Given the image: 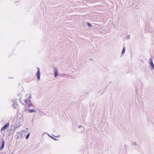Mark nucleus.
Returning <instances> with one entry per match:
<instances>
[{
  "label": "nucleus",
  "mask_w": 154,
  "mask_h": 154,
  "mask_svg": "<svg viewBox=\"0 0 154 154\" xmlns=\"http://www.w3.org/2000/svg\"><path fill=\"white\" fill-rule=\"evenodd\" d=\"M20 125H14L13 124H12L11 125V132H14L15 130L17 128H18L19 127H20Z\"/></svg>",
  "instance_id": "1"
},
{
  "label": "nucleus",
  "mask_w": 154,
  "mask_h": 154,
  "mask_svg": "<svg viewBox=\"0 0 154 154\" xmlns=\"http://www.w3.org/2000/svg\"><path fill=\"white\" fill-rule=\"evenodd\" d=\"M36 76L38 79V81L40 79V69L38 67H37V71L36 73Z\"/></svg>",
  "instance_id": "2"
},
{
  "label": "nucleus",
  "mask_w": 154,
  "mask_h": 154,
  "mask_svg": "<svg viewBox=\"0 0 154 154\" xmlns=\"http://www.w3.org/2000/svg\"><path fill=\"white\" fill-rule=\"evenodd\" d=\"M9 124L8 123H6L5 125L2 128L1 130L2 131H5L9 126Z\"/></svg>",
  "instance_id": "3"
},
{
  "label": "nucleus",
  "mask_w": 154,
  "mask_h": 154,
  "mask_svg": "<svg viewBox=\"0 0 154 154\" xmlns=\"http://www.w3.org/2000/svg\"><path fill=\"white\" fill-rule=\"evenodd\" d=\"M149 61H150V63H149V64H150V66L152 67L151 69H154V65L151 58H150Z\"/></svg>",
  "instance_id": "4"
},
{
  "label": "nucleus",
  "mask_w": 154,
  "mask_h": 154,
  "mask_svg": "<svg viewBox=\"0 0 154 154\" xmlns=\"http://www.w3.org/2000/svg\"><path fill=\"white\" fill-rule=\"evenodd\" d=\"M54 76L55 77H56L58 75V71L57 68L55 67L54 68Z\"/></svg>",
  "instance_id": "5"
},
{
  "label": "nucleus",
  "mask_w": 154,
  "mask_h": 154,
  "mask_svg": "<svg viewBox=\"0 0 154 154\" xmlns=\"http://www.w3.org/2000/svg\"><path fill=\"white\" fill-rule=\"evenodd\" d=\"M5 146V141L3 139H2V146L0 148V150H2L3 148H4Z\"/></svg>",
  "instance_id": "6"
},
{
  "label": "nucleus",
  "mask_w": 154,
  "mask_h": 154,
  "mask_svg": "<svg viewBox=\"0 0 154 154\" xmlns=\"http://www.w3.org/2000/svg\"><path fill=\"white\" fill-rule=\"evenodd\" d=\"M29 112L30 113H32L33 112H36V111L35 110V109H29L28 110Z\"/></svg>",
  "instance_id": "7"
},
{
  "label": "nucleus",
  "mask_w": 154,
  "mask_h": 154,
  "mask_svg": "<svg viewBox=\"0 0 154 154\" xmlns=\"http://www.w3.org/2000/svg\"><path fill=\"white\" fill-rule=\"evenodd\" d=\"M17 105V103L15 102L12 105V106L14 108H16Z\"/></svg>",
  "instance_id": "8"
},
{
  "label": "nucleus",
  "mask_w": 154,
  "mask_h": 154,
  "mask_svg": "<svg viewBox=\"0 0 154 154\" xmlns=\"http://www.w3.org/2000/svg\"><path fill=\"white\" fill-rule=\"evenodd\" d=\"M125 52V47H124L122 50V51L121 52L122 54H124Z\"/></svg>",
  "instance_id": "9"
},
{
  "label": "nucleus",
  "mask_w": 154,
  "mask_h": 154,
  "mask_svg": "<svg viewBox=\"0 0 154 154\" xmlns=\"http://www.w3.org/2000/svg\"><path fill=\"white\" fill-rule=\"evenodd\" d=\"M87 24L88 26L89 27H92V25L91 23H86Z\"/></svg>",
  "instance_id": "10"
},
{
  "label": "nucleus",
  "mask_w": 154,
  "mask_h": 154,
  "mask_svg": "<svg viewBox=\"0 0 154 154\" xmlns=\"http://www.w3.org/2000/svg\"><path fill=\"white\" fill-rule=\"evenodd\" d=\"M30 134L29 133H28V134L26 136V139H27L28 138L29 135H30Z\"/></svg>",
  "instance_id": "11"
},
{
  "label": "nucleus",
  "mask_w": 154,
  "mask_h": 154,
  "mask_svg": "<svg viewBox=\"0 0 154 154\" xmlns=\"http://www.w3.org/2000/svg\"><path fill=\"white\" fill-rule=\"evenodd\" d=\"M131 144H132V145H133V146H134V145H135L136 146H137V144H136V143L134 142H132L131 143Z\"/></svg>",
  "instance_id": "12"
},
{
  "label": "nucleus",
  "mask_w": 154,
  "mask_h": 154,
  "mask_svg": "<svg viewBox=\"0 0 154 154\" xmlns=\"http://www.w3.org/2000/svg\"><path fill=\"white\" fill-rule=\"evenodd\" d=\"M28 106L29 107H30L31 106H32V104L31 103H28L27 104Z\"/></svg>",
  "instance_id": "13"
},
{
  "label": "nucleus",
  "mask_w": 154,
  "mask_h": 154,
  "mask_svg": "<svg viewBox=\"0 0 154 154\" xmlns=\"http://www.w3.org/2000/svg\"><path fill=\"white\" fill-rule=\"evenodd\" d=\"M84 130H85L84 128L83 127H82L81 128V132H82L83 131H84Z\"/></svg>",
  "instance_id": "14"
},
{
  "label": "nucleus",
  "mask_w": 154,
  "mask_h": 154,
  "mask_svg": "<svg viewBox=\"0 0 154 154\" xmlns=\"http://www.w3.org/2000/svg\"><path fill=\"white\" fill-rule=\"evenodd\" d=\"M28 128H26L25 130H23V131L24 132H26L28 131Z\"/></svg>",
  "instance_id": "15"
},
{
  "label": "nucleus",
  "mask_w": 154,
  "mask_h": 154,
  "mask_svg": "<svg viewBox=\"0 0 154 154\" xmlns=\"http://www.w3.org/2000/svg\"><path fill=\"white\" fill-rule=\"evenodd\" d=\"M130 38V35H128L126 37V39H129Z\"/></svg>",
  "instance_id": "16"
},
{
  "label": "nucleus",
  "mask_w": 154,
  "mask_h": 154,
  "mask_svg": "<svg viewBox=\"0 0 154 154\" xmlns=\"http://www.w3.org/2000/svg\"><path fill=\"white\" fill-rule=\"evenodd\" d=\"M24 102L26 104H28V100L27 99H25L24 100Z\"/></svg>",
  "instance_id": "17"
},
{
  "label": "nucleus",
  "mask_w": 154,
  "mask_h": 154,
  "mask_svg": "<svg viewBox=\"0 0 154 154\" xmlns=\"http://www.w3.org/2000/svg\"><path fill=\"white\" fill-rule=\"evenodd\" d=\"M31 98V94H29V95L28 97V99L30 100Z\"/></svg>",
  "instance_id": "18"
},
{
  "label": "nucleus",
  "mask_w": 154,
  "mask_h": 154,
  "mask_svg": "<svg viewBox=\"0 0 154 154\" xmlns=\"http://www.w3.org/2000/svg\"><path fill=\"white\" fill-rule=\"evenodd\" d=\"M23 114H21V116L20 118V119H23Z\"/></svg>",
  "instance_id": "19"
},
{
  "label": "nucleus",
  "mask_w": 154,
  "mask_h": 154,
  "mask_svg": "<svg viewBox=\"0 0 154 154\" xmlns=\"http://www.w3.org/2000/svg\"><path fill=\"white\" fill-rule=\"evenodd\" d=\"M81 127V128L82 127V125H79L78 126V128H80Z\"/></svg>",
  "instance_id": "20"
},
{
  "label": "nucleus",
  "mask_w": 154,
  "mask_h": 154,
  "mask_svg": "<svg viewBox=\"0 0 154 154\" xmlns=\"http://www.w3.org/2000/svg\"><path fill=\"white\" fill-rule=\"evenodd\" d=\"M127 146H126V145H125V148L126 150H127Z\"/></svg>",
  "instance_id": "21"
},
{
  "label": "nucleus",
  "mask_w": 154,
  "mask_h": 154,
  "mask_svg": "<svg viewBox=\"0 0 154 154\" xmlns=\"http://www.w3.org/2000/svg\"><path fill=\"white\" fill-rule=\"evenodd\" d=\"M48 134L49 136V137H50L51 138V137H52V136H50L49 134Z\"/></svg>",
  "instance_id": "22"
},
{
  "label": "nucleus",
  "mask_w": 154,
  "mask_h": 154,
  "mask_svg": "<svg viewBox=\"0 0 154 154\" xmlns=\"http://www.w3.org/2000/svg\"><path fill=\"white\" fill-rule=\"evenodd\" d=\"M28 101H29V102L30 103L31 101V100H29V99H28Z\"/></svg>",
  "instance_id": "23"
},
{
  "label": "nucleus",
  "mask_w": 154,
  "mask_h": 154,
  "mask_svg": "<svg viewBox=\"0 0 154 154\" xmlns=\"http://www.w3.org/2000/svg\"><path fill=\"white\" fill-rule=\"evenodd\" d=\"M28 110V109H26V108H25V111H26V110Z\"/></svg>",
  "instance_id": "24"
},
{
  "label": "nucleus",
  "mask_w": 154,
  "mask_h": 154,
  "mask_svg": "<svg viewBox=\"0 0 154 154\" xmlns=\"http://www.w3.org/2000/svg\"><path fill=\"white\" fill-rule=\"evenodd\" d=\"M51 138L52 139H53V140H54V137H51Z\"/></svg>",
  "instance_id": "25"
},
{
  "label": "nucleus",
  "mask_w": 154,
  "mask_h": 154,
  "mask_svg": "<svg viewBox=\"0 0 154 154\" xmlns=\"http://www.w3.org/2000/svg\"><path fill=\"white\" fill-rule=\"evenodd\" d=\"M17 139H19V137L18 136H17Z\"/></svg>",
  "instance_id": "26"
},
{
  "label": "nucleus",
  "mask_w": 154,
  "mask_h": 154,
  "mask_svg": "<svg viewBox=\"0 0 154 154\" xmlns=\"http://www.w3.org/2000/svg\"><path fill=\"white\" fill-rule=\"evenodd\" d=\"M54 140H57V139H56V138H54Z\"/></svg>",
  "instance_id": "27"
},
{
  "label": "nucleus",
  "mask_w": 154,
  "mask_h": 154,
  "mask_svg": "<svg viewBox=\"0 0 154 154\" xmlns=\"http://www.w3.org/2000/svg\"><path fill=\"white\" fill-rule=\"evenodd\" d=\"M20 133V132H19L18 133H17V134H19V133Z\"/></svg>",
  "instance_id": "28"
},
{
  "label": "nucleus",
  "mask_w": 154,
  "mask_h": 154,
  "mask_svg": "<svg viewBox=\"0 0 154 154\" xmlns=\"http://www.w3.org/2000/svg\"><path fill=\"white\" fill-rule=\"evenodd\" d=\"M58 137V136H55V137Z\"/></svg>",
  "instance_id": "29"
},
{
  "label": "nucleus",
  "mask_w": 154,
  "mask_h": 154,
  "mask_svg": "<svg viewBox=\"0 0 154 154\" xmlns=\"http://www.w3.org/2000/svg\"><path fill=\"white\" fill-rule=\"evenodd\" d=\"M33 120H32V122H33Z\"/></svg>",
  "instance_id": "30"
}]
</instances>
